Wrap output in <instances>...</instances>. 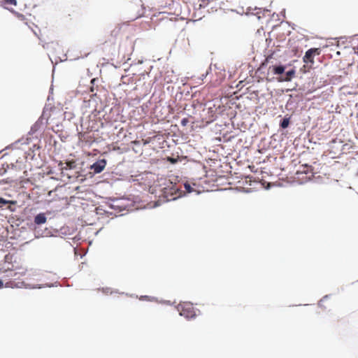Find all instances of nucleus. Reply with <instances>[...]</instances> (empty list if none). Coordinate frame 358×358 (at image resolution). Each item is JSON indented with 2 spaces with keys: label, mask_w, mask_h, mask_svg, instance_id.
Wrapping results in <instances>:
<instances>
[{
  "label": "nucleus",
  "mask_w": 358,
  "mask_h": 358,
  "mask_svg": "<svg viewBox=\"0 0 358 358\" xmlns=\"http://www.w3.org/2000/svg\"><path fill=\"white\" fill-rule=\"evenodd\" d=\"M357 50H358V46H357Z\"/></svg>",
  "instance_id": "18"
},
{
  "label": "nucleus",
  "mask_w": 358,
  "mask_h": 358,
  "mask_svg": "<svg viewBox=\"0 0 358 358\" xmlns=\"http://www.w3.org/2000/svg\"><path fill=\"white\" fill-rule=\"evenodd\" d=\"M289 117H285L282 122H280V127L282 129H285L289 126Z\"/></svg>",
  "instance_id": "10"
},
{
  "label": "nucleus",
  "mask_w": 358,
  "mask_h": 358,
  "mask_svg": "<svg viewBox=\"0 0 358 358\" xmlns=\"http://www.w3.org/2000/svg\"><path fill=\"white\" fill-rule=\"evenodd\" d=\"M46 217L44 213H39L34 217V223L36 224L40 225L42 224L45 223L46 222Z\"/></svg>",
  "instance_id": "6"
},
{
  "label": "nucleus",
  "mask_w": 358,
  "mask_h": 358,
  "mask_svg": "<svg viewBox=\"0 0 358 358\" xmlns=\"http://www.w3.org/2000/svg\"><path fill=\"white\" fill-rule=\"evenodd\" d=\"M18 17H19V19H20L21 20H25L24 16L23 15H22V14H19V15H18Z\"/></svg>",
  "instance_id": "16"
},
{
  "label": "nucleus",
  "mask_w": 358,
  "mask_h": 358,
  "mask_svg": "<svg viewBox=\"0 0 358 358\" xmlns=\"http://www.w3.org/2000/svg\"><path fill=\"white\" fill-rule=\"evenodd\" d=\"M167 160L170 162L171 164H175L178 162L177 159L172 158V157H168Z\"/></svg>",
  "instance_id": "15"
},
{
  "label": "nucleus",
  "mask_w": 358,
  "mask_h": 358,
  "mask_svg": "<svg viewBox=\"0 0 358 358\" xmlns=\"http://www.w3.org/2000/svg\"><path fill=\"white\" fill-rule=\"evenodd\" d=\"M75 164L76 163L73 161L68 162L66 163V166L62 168V169H73L76 166Z\"/></svg>",
  "instance_id": "11"
},
{
  "label": "nucleus",
  "mask_w": 358,
  "mask_h": 358,
  "mask_svg": "<svg viewBox=\"0 0 358 358\" xmlns=\"http://www.w3.org/2000/svg\"><path fill=\"white\" fill-rule=\"evenodd\" d=\"M3 282L0 280V288L3 287Z\"/></svg>",
  "instance_id": "17"
},
{
  "label": "nucleus",
  "mask_w": 358,
  "mask_h": 358,
  "mask_svg": "<svg viewBox=\"0 0 358 358\" xmlns=\"http://www.w3.org/2000/svg\"><path fill=\"white\" fill-rule=\"evenodd\" d=\"M295 74L294 70H290L286 72L285 77L279 79V81H290Z\"/></svg>",
  "instance_id": "8"
},
{
  "label": "nucleus",
  "mask_w": 358,
  "mask_h": 358,
  "mask_svg": "<svg viewBox=\"0 0 358 358\" xmlns=\"http://www.w3.org/2000/svg\"><path fill=\"white\" fill-rule=\"evenodd\" d=\"M106 165V161L105 159H100L94 163L91 169L94 171L95 173H101Z\"/></svg>",
  "instance_id": "3"
},
{
  "label": "nucleus",
  "mask_w": 358,
  "mask_h": 358,
  "mask_svg": "<svg viewBox=\"0 0 358 358\" xmlns=\"http://www.w3.org/2000/svg\"><path fill=\"white\" fill-rule=\"evenodd\" d=\"M321 51L319 48H310L307 50L305 53L304 57H303V61L306 64H313L314 63V57L315 55H319Z\"/></svg>",
  "instance_id": "2"
},
{
  "label": "nucleus",
  "mask_w": 358,
  "mask_h": 358,
  "mask_svg": "<svg viewBox=\"0 0 358 358\" xmlns=\"http://www.w3.org/2000/svg\"><path fill=\"white\" fill-rule=\"evenodd\" d=\"M3 1L6 8L11 10L17 6L16 0H3Z\"/></svg>",
  "instance_id": "7"
},
{
  "label": "nucleus",
  "mask_w": 358,
  "mask_h": 358,
  "mask_svg": "<svg viewBox=\"0 0 358 358\" xmlns=\"http://www.w3.org/2000/svg\"><path fill=\"white\" fill-rule=\"evenodd\" d=\"M301 173L310 174V176L308 178H310V177L313 176V169L310 166H308L306 164L302 165L296 171L297 175H299Z\"/></svg>",
  "instance_id": "4"
},
{
  "label": "nucleus",
  "mask_w": 358,
  "mask_h": 358,
  "mask_svg": "<svg viewBox=\"0 0 358 358\" xmlns=\"http://www.w3.org/2000/svg\"><path fill=\"white\" fill-rule=\"evenodd\" d=\"M185 188L188 192H192L193 191V189L191 187L189 184L185 183Z\"/></svg>",
  "instance_id": "13"
},
{
  "label": "nucleus",
  "mask_w": 358,
  "mask_h": 358,
  "mask_svg": "<svg viewBox=\"0 0 358 358\" xmlns=\"http://www.w3.org/2000/svg\"><path fill=\"white\" fill-rule=\"evenodd\" d=\"M285 66L280 65V66H272L268 68L269 71H271L272 73L275 75H281L285 71Z\"/></svg>",
  "instance_id": "5"
},
{
  "label": "nucleus",
  "mask_w": 358,
  "mask_h": 358,
  "mask_svg": "<svg viewBox=\"0 0 358 358\" xmlns=\"http://www.w3.org/2000/svg\"><path fill=\"white\" fill-rule=\"evenodd\" d=\"M9 164L5 162L4 163H2L0 166V175H3L6 172V169H8Z\"/></svg>",
  "instance_id": "9"
},
{
  "label": "nucleus",
  "mask_w": 358,
  "mask_h": 358,
  "mask_svg": "<svg viewBox=\"0 0 358 358\" xmlns=\"http://www.w3.org/2000/svg\"><path fill=\"white\" fill-rule=\"evenodd\" d=\"M189 123V120L188 118L185 117V118H183L182 120H181V124L184 127L187 126V124Z\"/></svg>",
  "instance_id": "14"
},
{
  "label": "nucleus",
  "mask_w": 358,
  "mask_h": 358,
  "mask_svg": "<svg viewBox=\"0 0 358 358\" xmlns=\"http://www.w3.org/2000/svg\"><path fill=\"white\" fill-rule=\"evenodd\" d=\"M8 203H11V204H15L16 203V201H8V200H6L3 198H0V204H8Z\"/></svg>",
  "instance_id": "12"
},
{
  "label": "nucleus",
  "mask_w": 358,
  "mask_h": 358,
  "mask_svg": "<svg viewBox=\"0 0 358 358\" xmlns=\"http://www.w3.org/2000/svg\"><path fill=\"white\" fill-rule=\"evenodd\" d=\"M178 310L181 316L186 318H192L196 315L193 305L190 303H183L178 306Z\"/></svg>",
  "instance_id": "1"
}]
</instances>
